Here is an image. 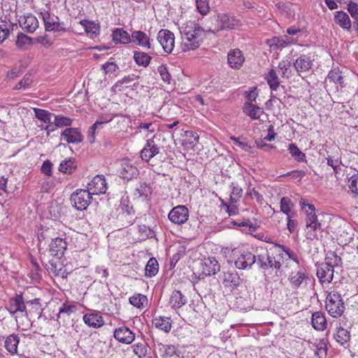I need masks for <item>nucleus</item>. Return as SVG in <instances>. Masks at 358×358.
<instances>
[{
	"label": "nucleus",
	"instance_id": "0e129e2a",
	"mask_svg": "<svg viewBox=\"0 0 358 358\" xmlns=\"http://www.w3.org/2000/svg\"><path fill=\"white\" fill-rule=\"evenodd\" d=\"M348 187L352 193L358 194V173L352 175L349 178Z\"/></svg>",
	"mask_w": 358,
	"mask_h": 358
},
{
	"label": "nucleus",
	"instance_id": "1a4fd4ad",
	"mask_svg": "<svg viewBox=\"0 0 358 358\" xmlns=\"http://www.w3.org/2000/svg\"><path fill=\"white\" fill-rule=\"evenodd\" d=\"M157 38L165 52H172L175 46V36L171 31L161 29L157 34Z\"/></svg>",
	"mask_w": 358,
	"mask_h": 358
},
{
	"label": "nucleus",
	"instance_id": "ea45409f",
	"mask_svg": "<svg viewBox=\"0 0 358 358\" xmlns=\"http://www.w3.org/2000/svg\"><path fill=\"white\" fill-rule=\"evenodd\" d=\"M80 23L91 38H94L99 34V26L98 24L87 20H82Z\"/></svg>",
	"mask_w": 358,
	"mask_h": 358
},
{
	"label": "nucleus",
	"instance_id": "680f3d73",
	"mask_svg": "<svg viewBox=\"0 0 358 358\" xmlns=\"http://www.w3.org/2000/svg\"><path fill=\"white\" fill-rule=\"evenodd\" d=\"M196 8L198 11L203 15H206L208 13L210 6L207 0H196Z\"/></svg>",
	"mask_w": 358,
	"mask_h": 358
},
{
	"label": "nucleus",
	"instance_id": "8fccbe9b",
	"mask_svg": "<svg viewBox=\"0 0 358 358\" xmlns=\"http://www.w3.org/2000/svg\"><path fill=\"white\" fill-rule=\"evenodd\" d=\"M233 225L241 228V231L245 233L255 232L258 228L257 224H253L250 220H244L241 222H232Z\"/></svg>",
	"mask_w": 358,
	"mask_h": 358
},
{
	"label": "nucleus",
	"instance_id": "c03bdc74",
	"mask_svg": "<svg viewBox=\"0 0 358 358\" xmlns=\"http://www.w3.org/2000/svg\"><path fill=\"white\" fill-rule=\"evenodd\" d=\"M138 239L139 241H145L152 238L155 236V231L145 224H140L138 226Z\"/></svg>",
	"mask_w": 358,
	"mask_h": 358
},
{
	"label": "nucleus",
	"instance_id": "c85d7f7f",
	"mask_svg": "<svg viewBox=\"0 0 358 358\" xmlns=\"http://www.w3.org/2000/svg\"><path fill=\"white\" fill-rule=\"evenodd\" d=\"M34 113L36 117L40 121L43 122L45 124H48L45 127V129L47 131L48 135L53 131H55V128L50 124L51 122V113L41 108H34Z\"/></svg>",
	"mask_w": 358,
	"mask_h": 358
},
{
	"label": "nucleus",
	"instance_id": "b1692460",
	"mask_svg": "<svg viewBox=\"0 0 358 358\" xmlns=\"http://www.w3.org/2000/svg\"><path fill=\"white\" fill-rule=\"evenodd\" d=\"M202 273L206 276L215 275L220 270L218 261L215 257L205 259L201 264Z\"/></svg>",
	"mask_w": 358,
	"mask_h": 358
},
{
	"label": "nucleus",
	"instance_id": "393cba45",
	"mask_svg": "<svg viewBox=\"0 0 358 358\" xmlns=\"http://www.w3.org/2000/svg\"><path fill=\"white\" fill-rule=\"evenodd\" d=\"M229 66L234 69H239L245 62V57L239 49L231 50L227 55Z\"/></svg>",
	"mask_w": 358,
	"mask_h": 358
},
{
	"label": "nucleus",
	"instance_id": "69168bd1",
	"mask_svg": "<svg viewBox=\"0 0 358 358\" xmlns=\"http://www.w3.org/2000/svg\"><path fill=\"white\" fill-rule=\"evenodd\" d=\"M247 194L250 196L252 199H255L258 203H262L264 200L263 196L260 194L255 187L249 185L246 190Z\"/></svg>",
	"mask_w": 358,
	"mask_h": 358
},
{
	"label": "nucleus",
	"instance_id": "13d9d810",
	"mask_svg": "<svg viewBox=\"0 0 358 358\" xmlns=\"http://www.w3.org/2000/svg\"><path fill=\"white\" fill-rule=\"evenodd\" d=\"M76 310V306L73 303L68 302L64 303L59 308L58 317H59L61 314H66L69 316L71 314L75 313Z\"/></svg>",
	"mask_w": 358,
	"mask_h": 358
},
{
	"label": "nucleus",
	"instance_id": "58836bf2",
	"mask_svg": "<svg viewBox=\"0 0 358 358\" xmlns=\"http://www.w3.org/2000/svg\"><path fill=\"white\" fill-rule=\"evenodd\" d=\"M241 281V278L236 272L228 271L224 275V283L227 287H236L239 285Z\"/></svg>",
	"mask_w": 358,
	"mask_h": 358
},
{
	"label": "nucleus",
	"instance_id": "603ef678",
	"mask_svg": "<svg viewBox=\"0 0 358 358\" xmlns=\"http://www.w3.org/2000/svg\"><path fill=\"white\" fill-rule=\"evenodd\" d=\"M288 150L292 157L297 162H303L306 159L305 154L301 152L299 148L294 144L291 143L289 145Z\"/></svg>",
	"mask_w": 358,
	"mask_h": 358
},
{
	"label": "nucleus",
	"instance_id": "72a5a7b5",
	"mask_svg": "<svg viewBox=\"0 0 358 358\" xmlns=\"http://www.w3.org/2000/svg\"><path fill=\"white\" fill-rule=\"evenodd\" d=\"M152 324L157 329L169 333L172 327V320L168 317L157 316L153 318Z\"/></svg>",
	"mask_w": 358,
	"mask_h": 358
},
{
	"label": "nucleus",
	"instance_id": "7ed1b4c3",
	"mask_svg": "<svg viewBox=\"0 0 358 358\" xmlns=\"http://www.w3.org/2000/svg\"><path fill=\"white\" fill-rule=\"evenodd\" d=\"M256 264L262 271L268 269L280 270L282 264L275 252L269 249H261L256 254Z\"/></svg>",
	"mask_w": 358,
	"mask_h": 358
},
{
	"label": "nucleus",
	"instance_id": "a19ab883",
	"mask_svg": "<svg viewBox=\"0 0 358 358\" xmlns=\"http://www.w3.org/2000/svg\"><path fill=\"white\" fill-rule=\"evenodd\" d=\"M157 124L155 121L140 122L138 127L139 133H145V137H149L150 134H154L157 129Z\"/></svg>",
	"mask_w": 358,
	"mask_h": 358
},
{
	"label": "nucleus",
	"instance_id": "052dcab7",
	"mask_svg": "<svg viewBox=\"0 0 358 358\" xmlns=\"http://www.w3.org/2000/svg\"><path fill=\"white\" fill-rule=\"evenodd\" d=\"M327 164L332 167L334 172L338 173L341 170V160L339 157L335 158L334 157L329 156L327 157Z\"/></svg>",
	"mask_w": 358,
	"mask_h": 358
},
{
	"label": "nucleus",
	"instance_id": "e2e57ef3",
	"mask_svg": "<svg viewBox=\"0 0 358 358\" xmlns=\"http://www.w3.org/2000/svg\"><path fill=\"white\" fill-rule=\"evenodd\" d=\"M101 69L104 71V73L112 74L115 73L118 70V66L112 62H107L101 66Z\"/></svg>",
	"mask_w": 358,
	"mask_h": 358
},
{
	"label": "nucleus",
	"instance_id": "37998d69",
	"mask_svg": "<svg viewBox=\"0 0 358 358\" xmlns=\"http://www.w3.org/2000/svg\"><path fill=\"white\" fill-rule=\"evenodd\" d=\"M134 59L138 66L146 67L150 64L152 57L144 52L135 51Z\"/></svg>",
	"mask_w": 358,
	"mask_h": 358
},
{
	"label": "nucleus",
	"instance_id": "20e7f679",
	"mask_svg": "<svg viewBox=\"0 0 358 358\" xmlns=\"http://www.w3.org/2000/svg\"><path fill=\"white\" fill-rule=\"evenodd\" d=\"M325 308L328 313L333 317H339L345 310V304L341 294L333 290L326 297Z\"/></svg>",
	"mask_w": 358,
	"mask_h": 358
},
{
	"label": "nucleus",
	"instance_id": "5701e85b",
	"mask_svg": "<svg viewBox=\"0 0 358 358\" xmlns=\"http://www.w3.org/2000/svg\"><path fill=\"white\" fill-rule=\"evenodd\" d=\"M271 250L275 252L280 261L287 256L289 259L293 260L297 264H299V260L296 253L289 248L282 245L275 244L271 248Z\"/></svg>",
	"mask_w": 358,
	"mask_h": 358
},
{
	"label": "nucleus",
	"instance_id": "79ce46f5",
	"mask_svg": "<svg viewBox=\"0 0 358 358\" xmlns=\"http://www.w3.org/2000/svg\"><path fill=\"white\" fill-rule=\"evenodd\" d=\"M113 40L116 43H129L131 42V38L129 36V34L124 31L123 29H117L113 32Z\"/></svg>",
	"mask_w": 358,
	"mask_h": 358
},
{
	"label": "nucleus",
	"instance_id": "f704fd0d",
	"mask_svg": "<svg viewBox=\"0 0 358 358\" xmlns=\"http://www.w3.org/2000/svg\"><path fill=\"white\" fill-rule=\"evenodd\" d=\"M187 302V299L181 292L174 290L169 299V305L173 309H178L184 306Z\"/></svg>",
	"mask_w": 358,
	"mask_h": 358
},
{
	"label": "nucleus",
	"instance_id": "f8f14e48",
	"mask_svg": "<svg viewBox=\"0 0 358 358\" xmlns=\"http://www.w3.org/2000/svg\"><path fill=\"white\" fill-rule=\"evenodd\" d=\"M256 255L249 251H243L235 260V266L238 269H250L256 262Z\"/></svg>",
	"mask_w": 358,
	"mask_h": 358
},
{
	"label": "nucleus",
	"instance_id": "de8ad7c7",
	"mask_svg": "<svg viewBox=\"0 0 358 358\" xmlns=\"http://www.w3.org/2000/svg\"><path fill=\"white\" fill-rule=\"evenodd\" d=\"M315 354L319 358H324L327 356V340L324 338L317 340L315 343Z\"/></svg>",
	"mask_w": 358,
	"mask_h": 358
},
{
	"label": "nucleus",
	"instance_id": "423d86ee",
	"mask_svg": "<svg viewBox=\"0 0 358 358\" xmlns=\"http://www.w3.org/2000/svg\"><path fill=\"white\" fill-rule=\"evenodd\" d=\"M41 15L44 22L45 31L59 32L66 30L64 23L60 22L57 16L50 15L45 10L41 12Z\"/></svg>",
	"mask_w": 358,
	"mask_h": 358
},
{
	"label": "nucleus",
	"instance_id": "2eb2a0df",
	"mask_svg": "<svg viewBox=\"0 0 358 358\" xmlns=\"http://www.w3.org/2000/svg\"><path fill=\"white\" fill-rule=\"evenodd\" d=\"M6 309L11 315L17 313L26 312V306L22 296L21 294H16L15 296L11 297L8 300Z\"/></svg>",
	"mask_w": 358,
	"mask_h": 358
},
{
	"label": "nucleus",
	"instance_id": "864d4df0",
	"mask_svg": "<svg viewBox=\"0 0 358 358\" xmlns=\"http://www.w3.org/2000/svg\"><path fill=\"white\" fill-rule=\"evenodd\" d=\"M279 71L282 77L289 78L292 75L291 70V62L288 60H282L278 64Z\"/></svg>",
	"mask_w": 358,
	"mask_h": 358
},
{
	"label": "nucleus",
	"instance_id": "4d7b16f0",
	"mask_svg": "<svg viewBox=\"0 0 358 358\" xmlns=\"http://www.w3.org/2000/svg\"><path fill=\"white\" fill-rule=\"evenodd\" d=\"M72 124V120L62 115L55 116L54 124L56 127H69Z\"/></svg>",
	"mask_w": 358,
	"mask_h": 358
},
{
	"label": "nucleus",
	"instance_id": "774afa93",
	"mask_svg": "<svg viewBox=\"0 0 358 358\" xmlns=\"http://www.w3.org/2000/svg\"><path fill=\"white\" fill-rule=\"evenodd\" d=\"M133 351L138 357L142 358L145 356L147 350L142 343H137L133 345Z\"/></svg>",
	"mask_w": 358,
	"mask_h": 358
},
{
	"label": "nucleus",
	"instance_id": "cd10ccee",
	"mask_svg": "<svg viewBox=\"0 0 358 358\" xmlns=\"http://www.w3.org/2000/svg\"><path fill=\"white\" fill-rule=\"evenodd\" d=\"M67 243L65 239L55 238L50 244V252L52 256L61 257L66 250Z\"/></svg>",
	"mask_w": 358,
	"mask_h": 358
},
{
	"label": "nucleus",
	"instance_id": "5fc2aeb1",
	"mask_svg": "<svg viewBox=\"0 0 358 358\" xmlns=\"http://www.w3.org/2000/svg\"><path fill=\"white\" fill-rule=\"evenodd\" d=\"M75 169V162L71 159L64 160L59 166V171L64 173H71Z\"/></svg>",
	"mask_w": 358,
	"mask_h": 358
},
{
	"label": "nucleus",
	"instance_id": "e433bc0d",
	"mask_svg": "<svg viewBox=\"0 0 358 358\" xmlns=\"http://www.w3.org/2000/svg\"><path fill=\"white\" fill-rule=\"evenodd\" d=\"M20 342V337L16 334L9 335L5 340L4 347L11 354L17 352V345Z\"/></svg>",
	"mask_w": 358,
	"mask_h": 358
},
{
	"label": "nucleus",
	"instance_id": "a211bd4d",
	"mask_svg": "<svg viewBox=\"0 0 358 358\" xmlns=\"http://www.w3.org/2000/svg\"><path fill=\"white\" fill-rule=\"evenodd\" d=\"M83 140V136L80 130L77 128L69 127L65 129L61 134V141L67 143H79Z\"/></svg>",
	"mask_w": 358,
	"mask_h": 358
},
{
	"label": "nucleus",
	"instance_id": "6ab92c4d",
	"mask_svg": "<svg viewBox=\"0 0 358 358\" xmlns=\"http://www.w3.org/2000/svg\"><path fill=\"white\" fill-rule=\"evenodd\" d=\"M334 265L326 262L318 266L317 276L322 282H330L334 277Z\"/></svg>",
	"mask_w": 358,
	"mask_h": 358
},
{
	"label": "nucleus",
	"instance_id": "f257e3e1",
	"mask_svg": "<svg viewBox=\"0 0 358 358\" xmlns=\"http://www.w3.org/2000/svg\"><path fill=\"white\" fill-rule=\"evenodd\" d=\"M181 33L180 48L182 52L197 49L205 37L204 30L198 24L192 21L187 23Z\"/></svg>",
	"mask_w": 358,
	"mask_h": 358
},
{
	"label": "nucleus",
	"instance_id": "39448f33",
	"mask_svg": "<svg viewBox=\"0 0 358 358\" xmlns=\"http://www.w3.org/2000/svg\"><path fill=\"white\" fill-rule=\"evenodd\" d=\"M92 194L87 189H77L71 195V202L73 206L78 210H85L91 203Z\"/></svg>",
	"mask_w": 358,
	"mask_h": 358
},
{
	"label": "nucleus",
	"instance_id": "f3484780",
	"mask_svg": "<svg viewBox=\"0 0 358 358\" xmlns=\"http://www.w3.org/2000/svg\"><path fill=\"white\" fill-rule=\"evenodd\" d=\"M220 29H236L241 26V21L235 16L229 15L225 13L217 15Z\"/></svg>",
	"mask_w": 358,
	"mask_h": 358
},
{
	"label": "nucleus",
	"instance_id": "9d476101",
	"mask_svg": "<svg viewBox=\"0 0 358 358\" xmlns=\"http://www.w3.org/2000/svg\"><path fill=\"white\" fill-rule=\"evenodd\" d=\"M108 183L103 176L97 175L87 184V190L92 195H99L106 193Z\"/></svg>",
	"mask_w": 358,
	"mask_h": 358
},
{
	"label": "nucleus",
	"instance_id": "412c9836",
	"mask_svg": "<svg viewBox=\"0 0 358 358\" xmlns=\"http://www.w3.org/2000/svg\"><path fill=\"white\" fill-rule=\"evenodd\" d=\"M296 43V39L288 36H275L266 40L267 45L273 50L285 48L289 44Z\"/></svg>",
	"mask_w": 358,
	"mask_h": 358
},
{
	"label": "nucleus",
	"instance_id": "6e6d98bb",
	"mask_svg": "<svg viewBox=\"0 0 358 358\" xmlns=\"http://www.w3.org/2000/svg\"><path fill=\"white\" fill-rule=\"evenodd\" d=\"M267 83L272 90H276L279 87L280 82L279 79L277 76L275 71L273 69H271L267 76H266Z\"/></svg>",
	"mask_w": 358,
	"mask_h": 358
},
{
	"label": "nucleus",
	"instance_id": "a878e982",
	"mask_svg": "<svg viewBox=\"0 0 358 358\" xmlns=\"http://www.w3.org/2000/svg\"><path fill=\"white\" fill-rule=\"evenodd\" d=\"M152 193V188L150 184L145 182H140L134 191V196L142 201L149 200Z\"/></svg>",
	"mask_w": 358,
	"mask_h": 358
},
{
	"label": "nucleus",
	"instance_id": "bb28decb",
	"mask_svg": "<svg viewBox=\"0 0 358 358\" xmlns=\"http://www.w3.org/2000/svg\"><path fill=\"white\" fill-rule=\"evenodd\" d=\"M136 45L145 49L153 48L152 45V40L150 36L142 31H134L131 34V40Z\"/></svg>",
	"mask_w": 358,
	"mask_h": 358
},
{
	"label": "nucleus",
	"instance_id": "49530a36",
	"mask_svg": "<svg viewBox=\"0 0 358 358\" xmlns=\"http://www.w3.org/2000/svg\"><path fill=\"white\" fill-rule=\"evenodd\" d=\"M111 120V118L110 117H99L94 123V124L90 127L88 131V137L94 138V134L96 129H101L103 128V124L109 122ZM94 139L90 140V142H93Z\"/></svg>",
	"mask_w": 358,
	"mask_h": 358
},
{
	"label": "nucleus",
	"instance_id": "2f4dec72",
	"mask_svg": "<svg viewBox=\"0 0 358 358\" xmlns=\"http://www.w3.org/2000/svg\"><path fill=\"white\" fill-rule=\"evenodd\" d=\"M312 66L313 62L310 57L305 55L300 56L294 62V66L299 73L309 71Z\"/></svg>",
	"mask_w": 358,
	"mask_h": 358
},
{
	"label": "nucleus",
	"instance_id": "0eeeda50",
	"mask_svg": "<svg viewBox=\"0 0 358 358\" xmlns=\"http://www.w3.org/2000/svg\"><path fill=\"white\" fill-rule=\"evenodd\" d=\"M288 280L292 289L305 288L310 281L308 274L305 268L293 271L290 273Z\"/></svg>",
	"mask_w": 358,
	"mask_h": 358
},
{
	"label": "nucleus",
	"instance_id": "9b49d317",
	"mask_svg": "<svg viewBox=\"0 0 358 358\" xmlns=\"http://www.w3.org/2000/svg\"><path fill=\"white\" fill-rule=\"evenodd\" d=\"M83 320L87 327L94 329H99L105 324L101 314L94 310H90L88 313L84 314Z\"/></svg>",
	"mask_w": 358,
	"mask_h": 358
},
{
	"label": "nucleus",
	"instance_id": "4c0bfd02",
	"mask_svg": "<svg viewBox=\"0 0 358 358\" xmlns=\"http://www.w3.org/2000/svg\"><path fill=\"white\" fill-rule=\"evenodd\" d=\"M294 205L289 197L284 196L280 199V211L287 217H294L296 212Z\"/></svg>",
	"mask_w": 358,
	"mask_h": 358
},
{
	"label": "nucleus",
	"instance_id": "dca6fc26",
	"mask_svg": "<svg viewBox=\"0 0 358 358\" xmlns=\"http://www.w3.org/2000/svg\"><path fill=\"white\" fill-rule=\"evenodd\" d=\"M18 22L21 29L28 33L34 32L38 27V21L37 18L31 13L20 16Z\"/></svg>",
	"mask_w": 358,
	"mask_h": 358
},
{
	"label": "nucleus",
	"instance_id": "f03ea898",
	"mask_svg": "<svg viewBox=\"0 0 358 358\" xmlns=\"http://www.w3.org/2000/svg\"><path fill=\"white\" fill-rule=\"evenodd\" d=\"M299 204L302 210L306 213V238L310 240L315 239L317 237V231L322 229V224L315 215V206L306 203L303 199L299 201Z\"/></svg>",
	"mask_w": 358,
	"mask_h": 358
},
{
	"label": "nucleus",
	"instance_id": "aec40b11",
	"mask_svg": "<svg viewBox=\"0 0 358 358\" xmlns=\"http://www.w3.org/2000/svg\"><path fill=\"white\" fill-rule=\"evenodd\" d=\"M113 334L117 341L124 344H130L135 339V334L126 326L115 329Z\"/></svg>",
	"mask_w": 358,
	"mask_h": 358
},
{
	"label": "nucleus",
	"instance_id": "09e8293b",
	"mask_svg": "<svg viewBox=\"0 0 358 358\" xmlns=\"http://www.w3.org/2000/svg\"><path fill=\"white\" fill-rule=\"evenodd\" d=\"M159 271V264L157 260L152 257L148 262L145 266V275L147 277H153L155 276Z\"/></svg>",
	"mask_w": 358,
	"mask_h": 358
},
{
	"label": "nucleus",
	"instance_id": "bf43d9fd",
	"mask_svg": "<svg viewBox=\"0 0 358 358\" xmlns=\"http://www.w3.org/2000/svg\"><path fill=\"white\" fill-rule=\"evenodd\" d=\"M346 9L352 18L355 22L358 21V3L355 1H350L347 4Z\"/></svg>",
	"mask_w": 358,
	"mask_h": 358
},
{
	"label": "nucleus",
	"instance_id": "3c124183",
	"mask_svg": "<svg viewBox=\"0 0 358 358\" xmlns=\"http://www.w3.org/2000/svg\"><path fill=\"white\" fill-rule=\"evenodd\" d=\"M327 78L330 81L334 82L336 85H339L341 87H344L343 77L338 69H334L331 70L328 73Z\"/></svg>",
	"mask_w": 358,
	"mask_h": 358
},
{
	"label": "nucleus",
	"instance_id": "c9c22d12",
	"mask_svg": "<svg viewBox=\"0 0 358 358\" xmlns=\"http://www.w3.org/2000/svg\"><path fill=\"white\" fill-rule=\"evenodd\" d=\"M313 327L317 331H323L327 325L324 314L322 312H315L312 315Z\"/></svg>",
	"mask_w": 358,
	"mask_h": 358
},
{
	"label": "nucleus",
	"instance_id": "338daca9",
	"mask_svg": "<svg viewBox=\"0 0 358 358\" xmlns=\"http://www.w3.org/2000/svg\"><path fill=\"white\" fill-rule=\"evenodd\" d=\"M32 82L31 76L26 74L24 78L17 84L15 88L17 90L27 89Z\"/></svg>",
	"mask_w": 358,
	"mask_h": 358
},
{
	"label": "nucleus",
	"instance_id": "6e6552de",
	"mask_svg": "<svg viewBox=\"0 0 358 358\" xmlns=\"http://www.w3.org/2000/svg\"><path fill=\"white\" fill-rule=\"evenodd\" d=\"M189 212L185 206L179 205L173 208L168 215V218L172 223L181 225L189 219Z\"/></svg>",
	"mask_w": 358,
	"mask_h": 358
},
{
	"label": "nucleus",
	"instance_id": "473e14b6",
	"mask_svg": "<svg viewBox=\"0 0 358 358\" xmlns=\"http://www.w3.org/2000/svg\"><path fill=\"white\" fill-rule=\"evenodd\" d=\"M243 111L252 120H258L264 114V110L262 108L250 102L245 103Z\"/></svg>",
	"mask_w": 358,
	"mask_h": 358
},
{
	"label": "nucleus",
	"instance_id": "c756f323",
	"mask_svg": "<svg viewBox=\"0 0 358 358\" xmlns=\"http://www.w3.org/2000/svg\"><path fill=\"white\" fill-rule=\"evenodd\" d=\"M334 21L341 28L350 31L352 27V22L349 15L343 10L336 11L334 13Z\"/></svg>",
	"mask_w": 358,
	"mask_h": 358
},
{
	"label": "nucleus",
	"instance_id": "ddd939ff",
	"mask_svg": "<svg viewBox=\"0 0 358 358\" xmlns=\"http://www.w3.org/2000/svg\"><path fill=\"white\" fill-rule=\"evenodd\" d=\"M155 137L154 134L152 138H148L144 148L141 151V157L146 162H149L159 152V148L155 142Z\"/></svg>",
	"mask_w": 358,
	"mask_h": 358
},
{
	"label": "nucleus",
	"instance_id": "4be33fe9",
	"mask_svg": "<svg viewBox=\"0 0 358 358\" xmlns=\"http://www.w3.org/2000/svg\"><path fill=\"white\" fill-rule=\"evenodd\" d=\"M159 350L162 358H184L179 348L174 345L160 344Z\"/></svg>",
	"mask_w": 358,
	"mask_h": 358
},
{
	"label": "nucleus",
	"instance_id": "4468645a",
	"mask_svg": "<svg viewBox=\"0 0 358 358\" xmlns=\"http://www.w3.org/2000/svg\"><path fill=\"white\" fill-rule=\"evenodd\" d=\"M119 173L123 179L130 180L138 175V170L129 159H124L121 161Z\"/></svg>",
	"mask_w": 358,
	"mask_h": 358
},
{
	"label": "nucleus",
	"instance_id": "a18cd8bd",
	"mask_svg": "<svg viewBox=\"0 0 358 358\" xmlns=\"http://www.w3.org/2000/svg\"><path fill=\"white\" fill-rule=\"evenodd\" d=\"M129 303L139 309H143L148 304V298L144 294H136L129 298Z\"/></svg>",
	"mask_w": 358,
	"mask_h": 358
},
{
	"label": "nucleus",
	"instance_id": "7c9ffc66",
	"mask_svg": "<svg viewBox=\"0 0 358 358\" xmlns=\"http://www.w3.org/2000/svg\"><path fill=\"white\" fill-rule=\"evenodd\" d=\"M334 338L340 345L346 348L349 346L350 340V331L343 327L337 328L334 333Z\"/></svg>",
	"mask_w": 358,
	"mask_h": 358
}]
</instances>
